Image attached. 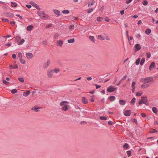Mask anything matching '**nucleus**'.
<instances>
[{
  "instance_id": "f257e3e1",
  "label": "nucleus",
  "mask_w": 158,
  "mask_h": 158,
  "mask_svg": "<svg viewBox=\"0 0 158 158\" xmlns=\"http://www.w3.org/2000/svg\"><path fill=\"white\" fill-rule=\"evenodd\" d=\"M141 81L143 83L141 85L142 89H146L149 87L154 82V80L152 77H148L142 78Z\"/></svg>"
},
{
  "instance_id": "f03ea898",
  "label": "nucleus",
  "mask_w": 158,
  "mask_h": 158,
  "mask_svg": "<svg viewBox=\"0 0 158 158\" xmlns=\"http://www.w3.org/2000/svg\"><path fill=\"white\" fill-rule=\"evenodd\" d=\"M69 102L66 101H63L60 102V105L61 107V110L64 111L68 110L70 106L68 105Z\"/></svg>"
},
{
  "instance_id": "7ed1b4c3",
  "label": "nucleus",
  "mask_w": 158,
  "mask_h": 158,
  "mask_svg": "<svg viewBox=\"0 0 158 158\" xmlns=\"http://www.w3.org/2000/svg\"><path fill=\"white\" fill-rule=\"evenodd\" d=\"M38 15L43 19L47 20L49 19V16L45 14L44 11L39 12H38Z\"/></svg>"
},
{
  "instance_id": "20e7f679",
  "label": "nucleus",
  "mask_w": 158,
  "mask_h": 158,
  "mask_svg": "<svg viewBox=\"0 0 158 158\" xmlns=\"http://www.w3.org/2000/svg\"><path fill=\"white\" fill-rule=\"evenodd\" d=\"M59 70H48V76L49 78L52 77L55 73H57L59 72Z\"/></svg>"
},
{
  "instance_id": "39448f33",
  "label": "nucleus",
  "mask_w": 158,
  "mask_h": 158,
  "mask_svg": "<svg viewBox=\"0 0 158 158\" xmlns=\"http://www.w3.org/2000/svg\"><path fill=\"white\" fill-rule=\"evenodd\" d=\"M116 90V88L114 87L110 86L107 89V91L109 92H111L115 91Z\"/></svg>"
},
{
  "instance_id": "423d86ee",
  "label": "nucleus",
  "mask_w": 158,
  "mask_h": 158,
  "mask_svg": "<svg viewBox=\"0 0 158 158\" xmlns=\"http://www.w3.org/2000/svg\"><path fill=\"white\" fill-rule=\"evenodd\" d=\"M141 100L142 101L143 103L146 104V103L147 102V101H148V99L146 97H141Z\"/></svg>"
},
{
  "instance_id": "0eeeda50",
  "label": "nucleus",
  "mask_w": 158,
  "mask_h": 158,
  "mask_svg": "<svg viewBox=\"0 0 158 158\" xmlns=\"http://www.w3.org/2000/svg\"><path fill=\"white\" fill-rule=\"evenodd\" d=\"M135 51H137L139 50L141 48V47L139 44H136L135 46Z\"/></svg>"
},
{
  "instance_id": "6e6552de",
  "label": "nucleus",
  "mask_w": 158,
  "mask_h": 158,
  "mask_svg": "<svg viewBox=\"0 0 158 158\" xmlns=\"http://www.w3.org/2000/svg\"><path fill=\"white\" fill-rule=\"evenodd\" d=\"M50 64V61L49 60H48L47 62L45 63L43 65V68H47Z\"/></svg>"
},
{
  "instance_id": "1a4fd4ad",
  "label": "nucleus",
  "mask_w": 158,
  "mask_h": 158,
  "mask_svg": "<svg viewBox=\"0 0 158 158\" xmlns=\"http://www.w3.org/2000/svg\"><path fill=\"white\" fill-rule=\"evenodd\" d=\"M131 114V111L130 110H126L124 112V114L126 116H130Z\"/></svg>"
},
{
  "instance_id": "9d476101",
  "label": "nucleus",
  "mask_w": 158,
  "mask_h": 158,
  "mask_svg": "<svg viewBox=\"0 0 158 158\" xmlns=\"http://www.w3.org/2000/svg\"><path fill=\"white\" fill-rule=\"evenodd\" d=\"M26 56L28 59H31L33 57V54L31 53L28 52L26 53Z\"/></svg>"
},
{
  "instance_id": "9b49d317",
  "label": "nucleus",
  "mask_w": 158,
  "mask_h": 158,
  "mask_svg": "<svg viewBox=\"0 0 158 158\" xmlns=\"http://www.w3.org/2000/svg\"><path fill=\"white\" fill-rule=\"evenodd\" d=\"M53 11L56 15L58 16H60V13L59 10L56 9H54L53 10Z\"/></svg>"
},
{
  "instance_id": "f8f14e48",
  "label": "nucleus",
  "mask_w": 158,
  "mask_h": 158,
  "mask_svg": "<svg viewBox=\"0 0 158 158\" xmlns=\"http://www.w3.org/2000/svg\"><path fill=\"white\" fill-rule=\"evenodd\" d=\"M82 102L84 104H86L88 103V101L85 97H83L82 98Z\"/></svg>"
},
{
  "instance_id": "ddd939ff",
  "label": "nucleus",
  "mask_w": 158,
  "mask_h": 158,
  "mask_svg": "<svg viewBox=\"0 0 158 158\" xmlns=\"http://www.w3.org/2000/svg\"><path fill=\"white\" fill-rule=\"evenodd\" d=\"M34 28L33 25H30L28 26L27 28V30L28 31H30L32 30Z\"/></svg>"
},
{
  "instance_id": "4468645a",
  "label": "nucleus",
  "mask_w": 158,
  "mask_h": 158,
  "mask_svg": "<svg viewBox=\"0 0 158 158\" xmlns=\"http://www.w3.org/2000/svg\"><path fill=\"white\" fill-rule=\"evenodd\" d=\"M9 67L10 69H15L18 68V66L17 64H15L14 66L12 65H10L9 66Z\"/></svg>"
},
{
  "instance_id": "2eb2a0df",
  "label": "nucleus",
  "mask_w": 158,
  "mask_h": 158,
  "mask_svg": "<svg viewBox=\"0 0 158 158\" xmlns=\"http://www.w3.org/2000/svg\"><path fill=\"white\" fill-rule=\"evenodd\" d=\"M155 67V63L154 62H152L149 66V69H151V68H154Z\"/></svg>"
},
{
  "instance_id": "dca6fc26",
  "label": "nucleus",
  "mask_w": 158,
  "mask_h": 158,
  "mask_svg": "<svg viewBox=\"0 0 158 158\" xmlns=\"http://www.w3.org/2000/svg\"><path fill=\"white\" fill-rule=\"evenodd\" d=\"M152 110L153 113L155 114L157 113L158 112V110L157 108L155 107H153L152 108Z\"/></svg>"
},
{
  "instance_id": "f3484780",
  "label": "nucleus",
  "mask_w": 158,
  "mask_h": 158,
  "mask_svg": "<svg viewBox=\"0 0 158 158\" xmlns=\"http://www.w3.org/2000/svg\"><path fill=\"white\" fill-rule=\"evenodd\" d=\"M63 44V41L61 40H60L58 41L57 45L60 46L61 47Z\"/></svg>"
},
{
  "instance_id": "a211bd4d",
  "label": "nucleus",
  "mask_w": 158,
  "mask_h": 158,
  "mask_svg": "<svg viewBox=\"0 0 158 158\" xmlns=\"http://www.w3.org/2000/svg\"><path fill=\"white\" fill-rule=\"evenodd\" d=\"M30 3L33 6L35 7L36 8L38 5L35 3V2H34L33 1H31L30 2Z\"/></svg>"
},
{
  "instance_id": "6ab92c4d",
  "label": "nucleus",
  "mask_w": 158,
  "mask_h": 158,
  "mask_svg": "<svg viewBox=\"0 0 158 158\" xmlns=\"http://www.w3.org/2000/svg\"><path fill=\"white\" fill-rule=\"evenodd\" d=\"M151 32V30L149 28L147 29L145 31V33L147 35H149L150 34Z\"/></svg>"
},
{
  "instance_id": "aec40b11",
  "label": "nucleus",
  "mask_w": 158,
  "mask_h": 158,
  "mask_svg": "<svg viewBox=\"0 0 158 158\" xmlns=\"http://www.w3.org/2000/svg\"><path fill=\"white\" fill-rule=\"evenodd\" d=\"M119 102V104L122 106L124 105L126 103L125 101L124 100H120Z\"/></svg>"
},
{
  "instance_id": "412c9836",
  "label": "nucleus",
  "mask_w": 158,
  "mask_h": 158,
  "mask_svg": "<svg viewBox=\"0 0 158 158\" xmlns=\"http://www.w3.org/2000/svg\"><path fill=\"white\" fill-rule=\"evenodd\" d=\"M30 93V90L27 91L26 92H24L23 93V95L25 97L27 96Z\"/></svg>"
},
{
  "instance_id": "4be33fe9",
  "label": "nucleus",
  "mask_w": 158,
  "mask_h": 158,
  "mask_svg": "<svg viewBox=\"0 0 158 158\" xmlns=\"http://www.w3.org/2000/svg\"><path fill=\"white\" fill-rule=\"evenodd\" d=\"M11 3L12 4L11 5V6L12 7H16L17 6V4L15 2H12Z\"/></svg>"
},
{
  "instance_id": "5701e85b",
  "label": "nucleus",
  "mask_w": 158,
  "mask_h": 158,
  "mask_svg": "<svg viewBox=\"0 0 158 158\" xmlns=\"http://www.w3.org/2000/svg\"><path fill=\"white\" fill-rule=\"evenodd\" d=\"M68 42L69 43H73L75 42V39L74 38H72L70 40H68Z\"/></svg>"
},
{
  "instance_id": "b1692460",
  "label": "nucleus",
  "mask_w": 158,
  "mask_h": 158,
  "mask_svg": "<svg viewBox=\"0 0 158 158\" xmlns=\"http://www.w3.org/2000/svg\"><path fill=\"white\" fill-rule=\"evenodd\" d=\"M24 42H25V40L24 39H22L21 40V41L19 42L18 43V44L19 45H21L23 44V43H24Z\"/></svg>"
},
{
  "instance_id": "393cba45",
  "label": "nucleus",
  "mask_w": 158,
  "mask_h": 158,
  "mask_svg": "<svg viewBox=\"0 0 158 158\" xmlns=\"http://www.w3.org/2000/svg\"><path fill=\"white\" fill-rule=\"evenodd\" d=\"M74 25H71L69 28V29L71 31H73V30H74Z\"/></svg>"
},
{
  "instance_id": "a878e982",
  "label": "nucleus",
  "mask_w": 158,
  "mask_h": 158,
  "mask_svg": "<svg viewBox=\"0 0 158 158\" xmlns=\"http://www.w3.org/2000/svg\"><path fill=\"white\" fill-rule=\"evenodd\" d=\"M126 35L128 39L129 40V43L130 44H131V42L129 41V36L128 35V31H126Z\"/></svg>"
},
{
  "instance_id": "bb28decb",
  "label": "nucleus",
  "mask_w": 158,
  "mask_h": 158,
  "mask_svg": "<svg viewBox=\"0 0 158 158\" xmlns=\"http://www.w3.org/2000/svg\"><path fill=\"white\" fill-rule=\"evenodd\" d=\"M89 39L92 41L95 42L94 41V37L93 36H89Z\"/></svg>"
},
{
  "instance_id": "cd10ccee",
  "label": "nucleus",
  "mask_w": 158,
  "mask_h": 158,
  "mask_svg": "<svg viewBox=\"0 0 158 158\" xmlns=\"http://www.w3.org/2000/svg\"><path fill=\"white\" fill-rule=\"evenodd\" d=\"M143 94V93L142 92L139 91L137 92L136 94V96H141L142 94Z\"/></svg>"
},
{
  "instance_id": "c85d7f7f",
  "label": "nucleus",
  "mask_w": 158,
  "mask_h": 158,
  "mask_svg": "<svg viewBox=\"0 0 158 158\" xmlns=\"http://www.w3.org/2000/svg\"><path fill=\"white\" fill-rule=\"evenodd\" d=\"M95 2V1H92L90 2V3H89L88 5V7H90L91 6L93 5L94 3Z\"/></svg>"
},
{
  "instance_id": "c756f323",
  "label": "nucleus",
  "mask_w": 158,
  "mask_h": 158,
  "mask_svg": "<svg viewBox=\"0 0 158 158\" xmlns=\"http://www.w3.org/2000/svg\"><path fill=\"white\" fill-rule=\"evenodd\" d=\"M91 65L89 64H86L84 65V68H90Z\"/></svg>"
},
{
  "instance_id": "7c9ffc66",
  "label": "nucleus",
  "mask_w": 158,
  "mask_h": 158,
  "mask_svg": "<svg viewBox=\"0 0 158 158\" xmlns=\"http://www.w3.org/2000/svg\"><path fill=\"white\" fill-rule=\"evenodd\" d=\"M129 146L127 143H125L123 146V147L124 149H127L128 148Z\"/></svg>"
},
{
  "instance_id": "2f4dec72",
  "label": "nucleus",
  "mask_w": 158,
  "mask_h": 158,
  "mask_svg": "<svg viewBox=\"0 0 158 158\" xmlns=\"http://www.w3.org/2000/svg\"><path fill=\"white\" fill-rule=\"evenodd\" d=\"M62 13L64 14H68L69 13V11L68 10H64L62 11Z\"/></svg>"
},
{
  "instance_id": "473e14b6",
  "label": "nucleus",
  "mask_w": 158,
  "mask_h": 158,
  "mask_svg": "<svg viewBox=\"0 0 158 158\" xmlns=\"http://www.w3.org/2000/svg\"><path fill=\"white\" fill-rule=\"evenodd\" d=\"M115 99V98L114 96H112L109 97L110 100L111 101H113Z\"/></svg>"
},
{
  "instance_id": "72a5a7b5",
  "label": "nucleus",
  "mask_w": 158,
  "mask_h": 158,
  "mask_svg": "<svg viewBox=\"0 0 158 158\" xmlns=\"http://www.w3.org/2000/svg\"><path fill=\"white\" fill-rule=\"evenodd\" d=\"M140 58H138L137 59L136 61V64L137 65H138L139 63L140 64Z\"/></svg>"
},
{
  "instance_id": "f704fd0d",
  "label": "nucleus",
  "mask_w": 158,
  "mask_h": 158,
  "mask_svg": "<svg viewBox=\"0 0 158 158\" xmlns=\"http://www.w3.org/2000/svg\"><path fill=\"white\" fill-rule=\"evenodd\" d=\"M20 60V62L23 64H25V60L23 59H22V58H21V59H19Z\"/></svg>"
},
{
  "instance_id": "c9c22d12",
  "label": "nucleus",
  "mask_w": 158,
  "mask_h": 158,
  "mask_svg": "<svg viewBox=\"0 0 158 158\" xmlns=\"http://www.w3.org/2000/svg\"><path fill=\"white\" fill-rule=\"evenodd\" d=\"M135 98H134L131 101V103L133 105L135 103Z\"/></svg>"
},
{
  "instance_id": "e433bc0d",
  "label": "nucleus",
  "mask_w": 158,
  "mask_h": 158,
  "mask_svg": "<svg viewBox=\"0 0 158 158\" xmlns=\"http://www.w3.org/2000/svg\"><path fill=\"white\" fill-rule=\"evenodd\" d=\"M146 55L147 58H149L151 56V53L150 52H147L146 53Z\"/></svg>"
},
{
  "instance_id": "4c0bfd02",
  "label": "nucleus",
  "mask_w": 158,
  "mask_h": 158,
  "mask_svg": "<svg viewBox=\"0 0 158 158\" xmlns=\"http://www.w3.org/2000/svg\"><path fill=\"white\" fill-rule=\"evenodd\" d=\"M142 4L144 6H146L148 4V1L146 0H144L142 2Z\"/></svg>"
},
{
  "instance_id": "58836bf2",
  "label": "nucleus",
  "mask_w": 158,
  "mask_h": 158,
  "mask_svg": "<svg viewBox=\"0 0 158 158\" xmlns=\"http://www.w3.org/2000/svg\"><path fill=\"white\" fill-rule=\"evenodd\" d=\"M144 61H145V59L144 58H143L141 61H140V64L141 65H142L144 63Z\"/></svg>"
},
{
  "instance_id": "ea45409f",
  "label": "nucleus",
  "mask_w": 158,
  "mask_h": 158,
  "mask_svg": "<svg viewBox=\"0 0 158 158\" xmlns=\"http://www.w3.org/2000/svg\"><path fill=\"white\" fill-rule=\"evenodd\" d=\"M100 118L101 120H106V117L105 116H101Z\"/></svg>"
},
{
  "instance_id": "a19ab883",
  "label": "nucleus",
  "mask_w": 158,
  "mask_h": 158,
  "mask_svg": "<svg viewBox=\"0 0 158 158\" xmlns=\"http://www.w3.org/2000/svg\"><path fill=\"white\" fill-rule=\"evenodd\" d=\"M2 21L5 22H7L9 21V20L6 18H2Z\"/></svg>"
},
{
  "instance_id": "79ce46f5",
  "label": "nucleus",
  "mask_w": 158,
  "mask_h": 158,
  "mask_svg": "<svg viewBox=\"0 0 158 158\" xmlns=\"http://www.w3.org/2000/svg\"><path fill=\"white\" fill-rule=\"evenodd\" d=\"M136 84V83L135 81L132 82L131 84V87L132 88H135V85Z\"/></svg>"
},
{
  "instance_id": "37998d69",
  "label": "nucleus",
  "mask_w": 158,
  "mask_h": 158,
  "mask_svg": "<svg viewBox=\"0 0 158 158\" xmlns=\"http://www.w3.org/2000/svg\"><path fill=\"white\" fill-rule=\"evenodd\" d=\"M18 57L19 59L22 58V53L20 52H19L18 54Z\"/></svg>"
},
{
  "instance_id": "c03bdc74",
  "label": "nucleus",
  "mask_w": 158,
  "mask_h": 158,
  "mask_svg": "<svg viewBox=\"0 0 158 158\" xmlns=\"http://www.w3.org/2000/svg\"><path fill=\"white\" fill-rule=\"evenodd\" d=\"M18 80L22 82L24 81V79L22 77H19L18 78Z\"/></svg>"
},
{
  "instance_id": "a18cd8bd",
  "label": "nucleus",
  "mask_w": 158,
  "mask_h": 158,
  "mask_svg": "<svg viewBox=\"0 0 158 158\" xmlns=\"http://www.w3.org/2000/svg\"><path fill=\"white\" fill-rule=\"evenodd\" d=\"M8 16L10 17H12L14 16V15L10 12L7 13Z\"/></svg>"
},
{
  "instance_id": "49530a36",
  "label": "nucleus",
  "mask_w": 158,
  "mask_h": 158,
  "mask_svg": "<svg viewBox=\"0 0 158 158\" xmlns=\"http://www.w3.org/2000/svg\"><path fill=\"white\" fill-rule=\"evenodd\" d=\"M17 90L16 89H12L11 91V92L12 94H15V93H17Z\"/></svg>"
},
{
  "instance_id": "de8ad7c7",
  "label": "nucleus",
  "mask_w": 158,
  "mask_h": 158,
  "mask_svg": "<svg viewBox=\"0 0 158 158\" xmlns=\"http://www.w3.org/2000/svg\"><path fill=\"white\" fill-rule=\"evenodd\" d=\"M135 36L136 38L139 39L140 40V38L141 37V35L139 34H138L136 35H135Z\"/></svg>"
},
{
  "instance_id": "09e8293b",
  "label": "nucleus",
  "mask_w": 158,
  "mask_h": 158,
  "mask_svg": "<svg viewBox=\"0 0 158 158\" xmlns=\"http://www.w3.org/2000/svg\"><path fill=\"white\" fill-rule=\"evenodd\" d=\"M98 38L101 39L102 40H105V38L103 37L101 35H98Z\"/></svg>"
},
{
  "instance_id": "8fccbe9b",
  "label": "nucleus",
  "mask_w": 158,
  "mask_h": 158,
  "mask_svg": "<svg viewBox=\"0 0 158 158\" xmlns=\"http://www.w3.org/2000/svg\"><path fill=\"white\" fill-rule=\"evenodd\" d=\"M52 24L51 23H50L48 25H47L46 26V27L47 28H48L51 27H52Z\"/></svg>"
},
{
  "instance_id": "3c124183",
  "label": "nucleus",
  "mask_w": 158,
  "mask_h": 158,
  "mask_svg": "<svg viewBox=\"0 0 158 158\" xmlns=\"http://www.w3.org/2000/svg\"><path fill=\"white\" fill-rule=\"evenodd\" d=\"M102 19V18L100 17H98L97 19V21L99 22H100V21H101Z\"/></svg>"
},
{
  "instance_id": "603ef678",
  "label": "nucleus",
  "mask_w": 158,
  "mask_h": 158,
  "mask_svg": "<svg viewBox=\"0 0 158 158\" xmlns=\"http://www.w3.org/2000/svg\"><path fill=\"white\" fill-rule=\"evenodd\" d=\"M3 82L4 84L6 85H8L9 84V82H8L4 80H3Z\"/></svg>"
},
{
  "instance_id": "864d4df0",
  "label": "nucleus",
  "mask_w": 158,
  "mask_h": 158,
  "mask_svg": "<svg viewBox=\"0 0 158 158\" xmlns=\"http://www.w3.org/2000/svg\"><path fill=\"white\" fill-rule=\"evenodd\" d=\"M127 153L128 157H130L131 156V152L130 151H127Z\"/></svg>"
},
{
  "instance_id": "5fc2aeb1",
  "label": "nucleus",
  "mask_w": 158,
  "mask_h": 158,
  "mask_svg": "<svg viewBox=\"0 0 158 158\" xmlns=\"http://www.w3.org/2000/svg\"><path fill=\"white\" fill-rule=\"evenodd\" d=\"M157 131L156 129H152L150 131V132L151 133H153L156 132Z\"/></svg>"
},
{
  "instance_id": "6e6d98bb",
  "label": "nucleus",
  "mask_w": 158,
  "mask_h": 158,
  "mask_svg": "<svg viewBox=\"0 0 158 158\" xmlns=\"http://www.w3.org/2000/svg\"><path fill=\"white\" fill-rule=\"evenodd\" d=\"M10 24L12 25V26H14L15 24V22L14 21H10Z\"/></svg>"
},
{
  "instance_id": "4d7b16f0",
  "label": "nucleus",
  "mask_w": 158,
  "mask_h": 158,
  "mask_svg": "<svg viewBox=\"0 0 158 158\" xmlns=\"http://www.w3.org/2000/svg\"><path fill=\"white\" fill-rule=\"evenodd\" d=\"M93 10V8H90L88 10L87 12L88 13H90Z\"/></svg>"
},
{
  "instance_id": "13d9d810",
  "label": "nucleus",
  "mask_w": 158,
  "mask_h": 158,
  "mask_svg": "<svg viewBox=\"0 0 158 158\" xmlns=\"http://www.w3.org/2000/svg\"><path fill=\"white\" fill-rule=\"evenodd\" d=\"M133 0H126V3L127 4L130 3Z\"/></svg>"
},
{
  "instance_id": "bf43d9fd",
  "label": "nucleus",
  "mask_w": 158,
  "mask_h": 158,
  "mask_svg": "<svg viewBox=\"0 0 158 158\" xmlns=\"http://www.w3.org/2000/svg\"><path fill=\"white\" fill-rule=\"evenodd\" d=\"M16 16H17V17H19V19H23L22 17L20 15H19V14H17V15H16Z\"/></svg>"
},
{
  "instance_id": "052dcab7",
  "label": "nucleus",
  "mask_w": 158,
  "mask_h": 158,
  "mask_svg": "<svg viewBox=\"0 0 158 158\" xmlns=\"http://www.w3.org/2000/svg\"><path fill=\"white\" fill-rule=\"evenodd\" d=\"M26 6L29 9H30L31 7V5H28L27 4L26 5Z\"/></svg>"
},
{
  "instance_id": "680f3d73",
  "label": "nucleus",
  "mask_w": 158,
  "mask_h": 158,
  "mask_svg": "<svg viewBox=\"0 0 158 158\" xmlns=\"http://www.w3.org/2000/svg\"><path fill=\"white\" fill-rule=\"evenodd\" d=\"M132 121L133 122H135L136 123V124H137V122L136 119H135V118L133 119L132 120Z\"/></svg>"
},
{
  "instance_id": "e2e57ef3",
  "label": "nucleus",
  "mask_w": 158,
  "mask_h": 158,
  "mask_svg": "<svg viewBox=\"0 0 158 158\" xmlns=\"http://www.w3.org/2000/svg\"><path fill=\"white\" fill-rule=\"evenodd\" d=\"M59 36L58 34H56L54 37V39H56Z\"/></svg>"
},
{
  "instance_id": "0e129e2a",
  "label": "nucleus",
  "mask_w": 158,
  "mask_h": 158,
  "mask_svg": "<svg viewBox=\"0 0 158 158\" xmlns=\"http://www.w3.org/2000/svg\"><path fill=\"white\" fill-rule=\"evenodd\" d=\"M106 39L108 40H110V38L108 35H106Z\"/></svg>"
},
{
  "instance_id": "69168bd1",
  "label": "nucleus",
  "mask_w": 158,
  "mask_h": 158,
  "mask_svg": "<svg viewBox=\"0 0 158 158\" xmlns=\"http://www.w3.org/2000/svg\"><path fill=\"white\" fill-rule=\"evenodd\" d=\"M141 115L142 116V117L143 118H144L146 116V114L144 113H142Z\"/></svg>"
},
{
  "instance_id": "338daca9",
  "label": "nucleus",
  "mask_w": 158,
  "mask_h": 158,
  "mask_svg": "<svg viewBox=\"0 0 158 158\" xmlns=\"http://www.w3.org/2000/svg\"><path fill=\"white\" fill-rule=\"evenodd\" d=\"M11 43L6 44H5V45L7 46L8 47H9L11 45Z\"/></svg>"
},
{
  "instance_id": "774afa93",
  "label": "nucleus",
  "mask_w": 158,
  "mask_h": 158,
  "mask_svg": "<svg viewBox=\"0 0 158 158\" xmlns=\"http://www.w3.org/2000/svg\"><path fill=\"white\" fill-rule=\"evenodd\" d=\"M16 55L15 54H12V57L13 59L15 58H16Z\"/></svg>"
}]
</instances>
